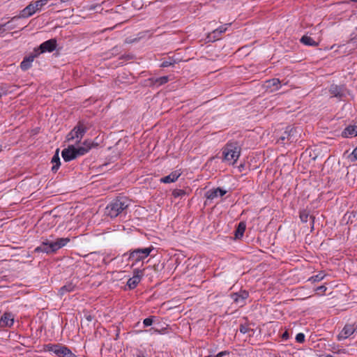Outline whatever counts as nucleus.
Segmentation results:
<instances>
[{"label": "nucleus", "mask_w": 357, "mask_h": 357, "mask_svg": "<svg viewBox=\"0 0 357 357\" xmlns=\"http://www.w3.org/2000/svg\"><path fill=\"white\" fill-rule=\"evenodd\" d=\"M351 157L352 158L353 161L357 160V147L353 150L351 153Z\"/></svg>", "instance_id": "nucleus-37"}, {"label": "nucleus", "mask_w": 357, "mask_h": 357, "mask_svg": "<svg viewBox=\"0 0 357 357\" xmlns=\"http://www.w3.org/2000/svg\"><path fill=\"white\" fill-rule=\"evenodd\" d=\"M327 288L324 285L318 287L315 290L317 294H323L326 291Z\"/></svg>", "instance_id": "nucleus-35"}, {"label": "nucleus", "mask_w": 357, "mask_h": 357, "mask_svg": "<svg viewBox=\"0 0 357 357\" xmlns=\"http://www.w3.org/2000/svg\"><path fill=\"white\" fill-rule=\"evenodd\" d=\"M153 317H149L144 319L143 324L145 327H148L152 325L153 324Z\"/></svg>", "instance_id": "nucleus-32"}, {"label": "nucleus", "mask_w": 357, "mask_h": 357, "mask_svg": "<svg viewBox=\"0 0 357 357\" xmlns=\"http://www.w3.org/2000/svg\"><path fill=\"white\" fill-rule=\"evenodd\" d=\"M56 47V40L54 38L48 40L47 41H45L40 45L38 49L35 50L36 55H38L41 53L45 52H53Z\"/></svg>", "instance_id": "nucleus-8"}, {"label": "nucleus", "mask_w": 357, "mask_h": 357, "mask_svg": "<svg viewBox=\"0 0 357 357\" xmlns=\"http://www.w3.org/2000/svg\"><path fill=\"white\" fill-rule=\"evenodd\" d=\"M246 229V224L245 222H240L235 231V239H240L243 237V234Z\"/></svg>", "instance_id": "nucleus-23"}, {"label": "nucleus", "mask_w": 357, "mask_h": 357, "mask_svg": "<svg viewBox=\"0 0 357 357\" xmlns=\"http://www.w3.org/2000/svg\"><path fill=\"white\" fill-rule=\"evenodd\" d=\"M144 275V270L136 268L133 271V276L130 278L128 282L127 285L130 289H135L140 282L142 276Z\"/></svg>", "instance_id": "nucleus-10"}, {"label": "nucleus", "mask_w": 357, "mask_h": 357, "mask_svg": "<svg viewBox=\"0 0 357 357\" xmlns=\"http://www.w3.org/2000/svg\"><path fill=\"white\" fill-rule=\"evenodd\" d=\"M177 63V60L174 59L173 57H169L168 59L162 61V63L160 65V67L162 68H167L172 66H174L175 63Z\"/></svg>", "instance_id": "nucleus-26"}, {"label": "nucleus", "mask_w": 357, "mask_h": 357, "mask_svg": "<svg viewBox=\"0 0 357 357\" xmlns=\"http://www.w3.org/2000/svg\"><path fill=\"white\" fill-rule=\"evenodd\" d=\"M228 354V352H227L226 351H221V352H219L216 356L215 357H222V356Z\"/></svg>", "instance_id": "nucleus-39"}, {"label": "nucleus", "mask_w": 357, "mask_h": 357, "mask_svg": "<svg viewBox=\"0 0 357 357\" xmlns=\"http://www.w3.org/2000/svg\"><path fill=\"white\" fill-rule=\"evenodd\" d=\"M70 241L69 238H59L54 241L46 238L42 241L40 245L35 249V252L47 254L53 253L66 245Z\"/></svg>", "instance_id": "nucleus-1"}, {"label": "nucleus", "mask_w": 357, "mask_h": 357, "mask_svg": "<svg viewBox=\"0 0 357 357\" xmlns=\"http://www.w3.org/2000/svg\"><path fill=\"white\" fill-rule=\"evenodd\" d=\"M14 323V316L10 312H5L1 317V327H10Z\"/></svg>", "instance_id": "nucleus-15"}, {"label": "nucleus", "mask_w": 357, "mask_h": 357, "mask_svg": "<svg viewBox=\"0 0 357 357\" xmlns=\"http://www.w3.org/2000/svg\"><path fill=\"white\" fill-rule=\"evenodd\" d=\"M169 81V77L167 76H162L159 78L155 79L154 84L157 86H160L164 84H166Z\"/></svg>", "instance_id": "nucleus-27"}, {"label": "nucleus", "mask_w": 357, "mask_h": 357, "mask_svg": "<svg viewBox=\"0 0 357 357\" xmlns=\"http://www.w3.org/2000/svg\"><path fill=\"white\" fill-rule=\"evenodd\" d=\"M130 205V200L126 197H119L114 199L105 208V213L111 218H116Z\"/></svg>", "instance_id": "nucleus-2"}, {"label": "nucleus", "mask_w": 357, "mask_h": 357, "mask_svg": "<svg viewBox=\"0 0 357 357\" xmlns=\"http://www.w3.org/2000/svg\"><path fill=\"white\" fill-rule=\"evenodd\" d=\"M329 91L332 96L342 98L344 96V88L340 86L333 84L331 86Z\"/></svg>", "instance_id": "nucleus-19"}, {"label": "nucleus", "mask_w": 357, "mask_h": 357, "mask_svg": "<svg viewBox=\"0 0 357 357\" xmlns=\"http://www.w3.org/2000/svg\"><path fill=\"white\" fill-rule=\"evenodd\" d=\"M356 331L354 325L346 324L342 331L337 335L339 340H344L351 336Z\"/></svg>", "instance_id": "nucleus-13"}, {"label": "nucleus", "mask_w": 357, "mask_h": 357, "mask_svg": "<svg viewBox=\"0 0 357 357\" xmlns=\"http://www.w3.org/2000/svg\"><path fill=\"white\" fill-rule=\"evenodd\" d=\"M76 284L73 282H68L64 286L61 287L59 290V294L63 296L66 293L74 291L76 289Z\"/></svg>", "instance_id": "nucleus-21"}, {"label": "nucleus", "mask_w": 357, "mask_h": 357, "mask_svg": "<svg viewBox=\"0 0 357 357\" xmlns=\"http://www.w3.org/2000/svg\"><path fill=\"white\" fill-rule=\"evenodd\" d=\"M289 337V333L287 331H285L282 335V338L284 340H288Z\"/></svg>", "instance_id": "nucleus-38"}, {"label": "nucleus", "mask_w": 357, "mask_h": 357, "mask_svg": "<svg viewBox=\"0 0 357 357\" xmlns=\"http://www.w3.org/2000/svg\"><path fill=\"white\" fill-rule=\"evenodd\" d=\"M296 341L298 343H303L305 342V335L303 333H299L296 336Z\"/></svg>", "instance_id": "nucleus-33"}, {"label": "nucleus", "mask_w": 357, "mask_h": 357, "mask_svg": "<svg viewBox=\"0 0 357 357\" xmlns=\"http://www.w3.org/2000/svg\"><path fill=\"white\" fill-rule=\"evenodd\" d=\"M295 131H296L295 129L290 128L289 131H288V130L285 131L284 135L283 136L280 137V139L282 141H284L285 139L290 140L293 135L292 132H295Z\"/></svg>", "instance_id": "nucleus-28"}, {"label": "nucleus", "mask_w": 357, "mask_h": 357, "mask_svg": "<svg viewBox=\"0 0 357 357\" xmlns=\"http://www.w3.org/2000/svg\"><path fill=\"white\" fill-rule=\"evenodd\" d=\"M325 274L323 273H318L317 275H314V276H312L309 280L310 281H312V282H319L321 280H322L324 277H325Z\"/></svg>", "instance_id": "nucleus-29"}, {"label": "nucleus", "mask_w": 357, "mask_h": 357, "mask_svg": "<svg viewBox=\"0 0 357 357\" xmlns=\"http://www.w3.org/2000/svg\"><path fill=\"white\" fill-rule=\"evenodd\" d=\"M342 137L349 138L357 137V126H349L342 132Z\"/></svg>", "instance_id": "nucleus-18"}, {"label": "nucleus", "mask_w": 357, "mask_h": 357, "mask_svg": "<svg viewBox=\"0 0 357 357\" xmlns=\"http://www.w3.org/2000/svg\"><path fill=\"white\" fill-rule=\"evenodd\" d=\"M248 331H249V328H248V326H243V325H241V326H240L239 331H240L241 333H243V334H245V333H247L248 332Z\"/></svg>", "instance_id": "nucleus-36"}, {"label": "nucleus", "mask_w": 357, "mask_h": 357, "mask_svg": "<svg viewBox=\"0 0 357 357\" xmlns=\"http://www.w3.org/2000/svg\"><path fill=\"white\" fill-rule=\"evenodd\" d=\"M181 172L178 170L172 172L170 174L160 178V182L164 183H170L176 181L181 176Z\"/></svg>", "instance_id": "nucleus-20"}, {"label": "nucleus", "mask_w": 357, "mask_h": 357, "mask_svg": "<svg viewBox=\"0 0 357 357\" xmlns=\"http://www.w3.org/2000/svg\"><path fill=\"white\" fill-rule=\"evenodd\" d=\"M230 296L238 307H243L246 303L249 293L245 290H241L238 292L231 294Z\"/></svg>", "instance_id": "nucleus-9"}, {"label": "nucleus", "mask_w": 357, "mask_h": 357, "mask_svg": "<svg viewBox=\"0 0 357 357\" xmlns=\"http://www.w3.org/2000/svg\"><path fill=\"white\" fill-rule=\"evenodd\" d=\"M300 41L301 43L307 46L317 47L319 45V42L316 41L310 36L307 35H304L300 39Z\"/></svg>", "instance_id": "nucleus-22"}, {"label": "nucleus", "mask_w": 357, "mask_h": 357, "mask_svg": "<svg viewBox=\"0 0 357 357\" xmlns=\"http://www.w3.org/2000/svg\"><path fill=\"white\" fill-rule=\"evenodd\" d=\"M68 0H61V1L63 2H66V1H68Z\"/></svg>", "instance_id": "nucleus-42"}, {"label": "nucleus", "mask_w": 357, "mask_h": 357, "mask_svg": "<svg viewBox=\"0 0 357 357\" xmlns=\"http://www.w3.org/2000/svg\"><path fill=\"white\" fill-rule=\"evenodd\" d=\"M86 130L87 128L84 122L79 121L77 125L68 134L67 140L68 142L76 140V142H79Z\"/></svg>", "instance_id": "nucleus-7"}, {"label": "nucleus", "mask_w": 357, "mask_h": 357, "mask_svg": "<svg viewBox=\"0 0 357 357\" xmlns=\"http://www.w3.org/2000/svg\"><path fill=\"white\" fill-rule=\"evenodd\" d=\"M6 92L0 87V97H1L3 95H5Z\"/></svg>", "instance_id": "nucleus-41"}, {"label": "nucleus", "mask_w": 357, "mask_h": 357, "mask_svg": "<svg viewBox=\"0 0 357 357\" xmlns=\"http://www.w3.org/2000/svg\"><path fill=\"white\" fill-rule=\"evenodd\" d=\"M264 86L266 89L270 90V91L271 92L277 91L281 86L280 81L278 78H273L268 79L265 82Z\"/></svg>", "instance_id": "nucleus-16"}, {"label": "nucleus", "mask_w": 357, "mask_h": 357, "mask_svg": "<svg viewBox=\"0 0 357 357\" xmlns=\"http://www.w3.org/2000/svg\"><path fill=\"white\" fill-rule=\"evenodd\" d=\"M231 25V24H225L222 26H219L211 33L208 35V38L209 41H215L220 39V36L222 33L227 31L228 27Z\"/></svg>", "instance_id": "nucleus-11"}, {"label": "nucleus", "mask_w": 357, "mask_h": 357, "mask_svg": "<svg viewBox=\"0 0 357 357\" xmlns=\"http://www.w3.org/2000/svg\"><path fill=\"white\" fill-rule=\"evenodd\" d=\"M61 156L66 162H69L77 158L75 147L71 145L64 149L61 152Z\"/></svg>", "instance_id": "nucleus-12"}, {"label": "nucleus", "mask_w": 357, "mask_h": 357, "mask_svg": "<svg viewBox=\"0 0 357 357\" xmlns=\"http://www.w3.org/2000/svg\"><path fill=\"white\" fill-rule=\"evenodd\" d=\"M153 250V248L152 246L133 250L130 251L128 259L133 263H137L148 257Z\"/></svg>", "instance_id": "nucleus-6"}, {"label": "nucleus", "mask_w": 357, "mask_h": 357, "mask_svg": "<svg viewBox=\"0 0 357 357\" xmlns=\"http://www.w3.org/2000/svg\"><path fill=\"white\" fill-rule=\"evenodd\" d=\"M185 194V191L183 190H175L173 192V195L175 197H178L180 196H183Z\"/></svg>", "instance_id": "nucleus-34"}, {"label": "nucleus", "mask_w": 357, "mask_h": 357, "mask_svg": "<svg viewBox=\"0 0 357 357\" xmlns=\"http://www.w3.org/2000/svg\"><path fill=\"white\" fill-rule=\"evenodd\" d=\"M9 24L10 22L3 24H0V36H2V34L6 31V29H11V27L9 26Z\"/></svg>", "instance_id": "nucleus-31"}, {"label": "nucleus", "mask_w": 357, "mask_h": 357, "mask_svg": "<svg viewBox=\"0 0 357 357\" xmlns=\"http://www.w3.org/2000/svg\"><path fill=\"white\" fill-rule=\"evenodd\" d=\"M59 149H57L54 155H53L52 158V163L53 164V166L52 167V170L53 172H56L58 170V169L59 168L60 165H61V162H60V158H59Z\"/></svg>", "instance_id": "nucleus-25"}, {"label": "nucleus", "mask_w": 357, "mask_h": 357, "mask_svg": "<svg viewBox=\"0 0 357 357\" xmlns=\"http://www.w3.org/2000/svg\"><path fill=\"white\" fill-rule=\"evenodd\" d=\"M50 0H38L35 2L30 3L21 12L20 17L26 18L33 15L37 11L40 10Z\"/></svg>", "instance_id": "nucleus-4"}, {"label": "nucleus", "mask_w": 357, "mask_h": 357, "mask_svg": "<svg viewBox=\"0 0 357 357\" xmlns=\"http://www.w3.org/2000/svg\"><path fill=\"white\" fill-rule=\"evenodd\" d=\"M149 331H153L152 334H153V333H156V334L160 333V331H159L158 329H153V328H152V329H151V330H149Z\"/></svg>", "instance_id": "nucleus-40"}, {"label": "nucleus", "mask_w": 357, "mask_h": 357, "mask_svg": "<svg viewBox=\"0 0 357 357\" xmlns=\"http://www.w3.org/2000/svg\"><path fill=\"white\" fill-rule=\"evenodd\" d=\"M223 160L229 165H234L241 154V148L236 142L227 143L222 150Z\"/></svg>", "instance_id": "nucleus-3"}, {"label": "nucleus", "mask_w": 357, "mask_h": 357, "mask_svg": "<svg viewBox=\"0 0 357 357\" xmlns=\"http://www.w3.org/2000/svg\"><path fill=\"white\" fill-rule=\"evenodd\" d=\"M36 56H37V55L36 54L31 55V56L24 58V60L20 63V67H21L22 70H26L29 68H30L31 66V63L33 61Z\"/></svg>", "instance_id": "nucleus-24"}, {"label": "nucleus", "mask_w": 357, "mask_h": 357, "mask_svg": "<svg viewBox=\"0 0 357 357\" xmlns=\"http://www.w3.org/2000/svg\"><path fill=\"white\" fill-rule=\"evenodd\" d=\"M92 143L89 140H85L82 146L75 148L77 158L84 155L91 149Z\"/></svg>", "instance_id": "nucleus-17"}, {"label": "nucleus", "mask_w": 357, "mask_h": 357, "mask_svg": "<svg viewBox=\"0 0 357 357\" xmlns=\"http://www.w3.org/2000/svg\"><path fill=\"white\" fill-rule=\"evenodd\" d=\"M226 192H227L226 190H225L220 188H213V189L208 190L206 192L205 196L208 199L213 200L218 197H222L223 195H225L226 194Z\"/></svg>", "instance_id": "nucleus-14"}, {"label": "nucleus", "mask_w": 357, "mask_h": 357, "mask_svg": "<svg viewBox=\"0 0 357 357\" xmlns=\"http://www.w3.org/2000/svg\"><path fill=\"white\" fill-rule=\"evenodd\" d=\"M308 213L306 211H303L300 213V219L303 222H307L308 220Z\"/></svg>", "instance_id": "nucleus-30"}, {"label": "nucleus", "mask_w": 357, "mask_h": 357, "mask_svg": "<svg viewBox=\"0 0 357 357\" xmlns=\"http://www.w3.org/2000/svg\"><path fill=\"white\" fill-rule=\"evenodd\" d=\"M45 350L52 352L58 357H76L70 349L61 344H48L45 346Z\"/></svg>", "instance_id": "nucleus-5"}]
</instances>
